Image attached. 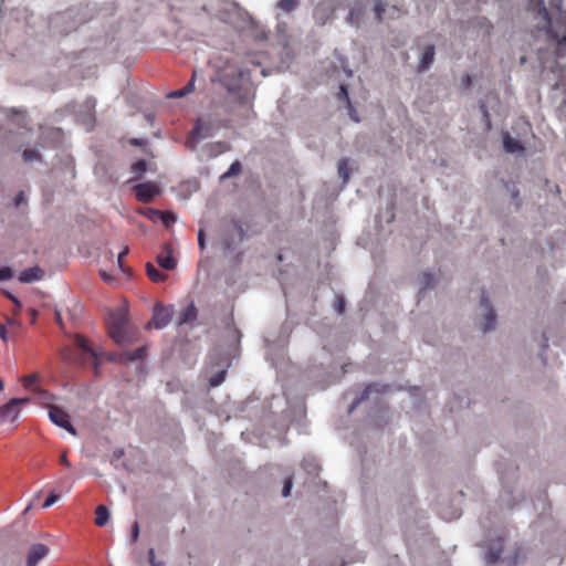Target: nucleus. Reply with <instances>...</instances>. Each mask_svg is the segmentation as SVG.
Masks as SVG:
<instances>
[{"mask_svg": "<svg viewBox=\"0 0 566 566\" xmlns=\"http://www.w3.org/2000/svg\"><path fill=\"white\" fill-rule=\"evenodd\" d=\"M129 144L133 146H143L145 144V140L139 139V138H132L129 140Z\"/></svg>", "mask_w": 566, "mask_h": 566, "instance_id": "51", "label": "nucleus"}, {"mask_svg": "<svg viewBox=\"0 0 566 566\" xmlns=\"http://www.w3.org/2000/svg\"><path fill=\"white\" fill-rule=\"evenodd\" d=\"M352 118H354L356 122H358V118L356 117V111H353Z\"/></svg>", "mask_w": 566, "mask_h": 566, "instance_id": "57", "label": "nucleus"}, {"mask_svg": "<svg viewBox=\"0 0 566 566\" xmlns=\"http://www.w3.org/2000/svg\"><path fill=\"white\" fill-rule=\"evenodd\" d=\"M339 98H343L344 101H346L349 105H350V101H349V95H348V92H347V88L344 84H340L339 85Z\"/></svg>", "mask_w": 566, "mask_h": 566, "instance_id": "40", "label": "nucleus"}, {"mask_svg": "<svg viewBox=\"0 0 566 566\" xmlns=\"http://www.w3.org/2000/svg\"><path fill=\"white\" fill-rule=\"evenodd\" d=\"M109 518V512L108 509L105 505H98L95 509V524L97 526H104Z\"/></svg>", "mask_w": 566, "mask_h": 566, "instance_id": "20", "label": "nucleus"}, {"mask_svg": "<svg viewBox=\"0 0 566 566\" xmlns=\"http://www.w3.org/2000/svg\"><path fill=\"white\" fill-rule=\"evenodd\" d=\"M6 295L13 304H18V308H21V303L14 295L9 292H7Z\"/></svg>", "mask_w": 566, "mask_h": 566, "instance_id": "49", "label": "nucleus"}, {"mask_svg": "<svg viewBox=\"0 0 566 566\" xmlns=\"http://www.w3.org/2000/svg\"><path fill=\"white\" fill-rule=\"evenodd\" d=\"M556 54H557V56H560V57L566 56V36L562 38L557 42Z\"/></svg>", "mask_w": 566, "mask_h": 566, "instance_id": "35", "label": "nucleus"}, {"mask_svg": "<svg viewBox=\"0 0 566 566\" xmlns=\"http://www.w3.org/2000/svg\"><path fill=\"white\" fill-rule=\"evenodd\" d=\"M432 282H433V276L430 273H424L423 274V287L422 289L427 290V289L431 287Z\"/></svg>", "mask_w": 566, "mask_h": 566, "instance_id": "41", "label": "nucleus"}, {"mask_svg": "<svg viewBox=\"0 0 566 566\" xmlns=\"http://www.w3.org/2000/svg\"><path fill=\"white\" fill-rule=\"evenodd\" d=\"M6 325L10 327H18L19 324L14 318L6 317Z\"/></svg>", "mask_w": 566, "mask_h": 566, "instance_id": "50", "label": "nucleus"}, {"mask_svg": "<svg viewBox=\"0 0 566 566\" xmlns=\"http://www.w3.org/2000/svg\"><path fill=\"white\" fill-rule=\"evenodd\" d=\"M172 308L170 306L156 304L154 307L153 318L149 325H153L155 328H163L170 322Z\"/></svg>", "mask_w": 566, "mask_h": 566, "instance_id": "6", "label": "nucleus"}, {"mask_svg": "<svg viewBox=\"0 0 566 566\" xmlns=\"http://www.w3.org/2000/svg\"><path fill=\"white\" fill-rule=\"evenodd\" d=\"M239 13V7L234 2H224V9L220 11L219 18L220 20L231 23L232 17Z\"/></svg>", "mask_w": 566, "mask_h": 566, "instance_id": "14", "label": "nucleus"}, {"mask_svg": "<svg viewBox=\"0 0 566 566\" xmlns=\"http://www.w3.org/2000/svg\"><path fill=\"white\" fill-rule=\"evenodd\" d=\"M3 388H4V384H3L2 379L0 378V391H2Z\"/></svg>", "mask_w": 566, "mask_h": 566, "instance_id": "58", "label": "nucleus"}, {"mask_svg": "<svg viewBox=\"0 0 566 566\" xmlns=\"http://www.w3.org/2000/svg\"><path fill=\"white\" fill-rule=\"evenodd\" d=\"M205 137H206V135L202 133V124L200 120H197V123L195 124V126L191 130V138L193 140H197V139H202Z\"/></svg>", "mask_w": 566, "mask_h": 566, "instance_id": "31", "label": "nucleus"}, {"mask_svg": "<svg viewBox=\"0 0 566 566\" xmlns=\"http://www.w3.org/2000/svg\"><path fill=\"white\" fill-rule=\"evenodd\" d=\"M24 161H33V160H40L41 156L39 151L33 149H25L22 153Z\"/></svg>", "mask_w": 566, "mask_h": 566, "instance_id": "32", "label": "nucleus"}, {"mask_svg": "<svg viewBox=\"0 0 566 566\" xmlns=\"http://www.w3.org/2000/svg\"><path fill=\"white\" fill-rule=\"evenodd\" d=\"M345 308V301L343 297H337L336 301V311L340 314L344 312Z\"/></svg>", "mask_w": 566, "mask_h": 566, "instance_id": "43", "label": "nucleus"}, {"mask_svg": "<svg viewBox=\"0 0 566 566\" xmlns=\"http://www.w3.org/2000/svg\"><path fill=\"white\" fill-rule=\"evenodd\" d=\"M297 6L296 0H280L277 3V7L282 9L285 12H291L294 10Z\"/></svg>", "mask_w": 566, "mask_h": 566, "instance_id": "29", "label": "nucleus"}, {"mask_svg": "<svg viewBox=\"0 0 566 566\" xmlns=\"http://www.w3.org/2000/svg\"><path fill=\"white\" fill-rule=\"evenodd\" d=\"M481 111L483 113L485 120L488 122V127L490 128L491 127L490 115H489L488 108L484 104L481 105Z\"/></svg>", "mask_w": 566, "mask_h": 566, "instance_id": "46", "label": "nucleus"}, {"mask_svg": "<svg viewBox=\"0 0 566 566\" xmlns=\"http://www.w3.org/2000/svg\"><path fill=\"white\" fill-rule=\"evenodd\" d=\"M198 244H199L200 249L205 248V234H203L202 230H199V232H198Z\"/></svg>", "mask_w": 566, "mask_h": 566, "instance_id": "47", "label": "nucleus"}, {"mask_svg": "<svg viewBox=\"0 0 566 566\" xmlns=\"http://www.w3.org/2000/svg\"><path fill=\"white\" fill-rule=\"evenodd\" d=\"M291 489H292V479L291 478H287L285 481H284V485H283V490H282V495L284 497L289 496L290 493H291Z\"/></svg>", "mask_w": 566, "mask_h": 566, "instance_id": "39", "label": "nucleus"}, {"mask_svg": "<svg viewBox=\"0 0 566 566\" xmlns=\"http://www.w3.org/2000/svg\"><path fill=\"white\" fill-rule=\"evenodd\" d=\"M24 201V192L20 191L15 197V206H19Z\"/></svg>", "mask_w": 566, "mask_h": 566, "instance_id": "52", "label": "nucleus"}, {"mask_svg": "<svg viewBox=\"0 0 566 566\" xmlns=\"http://www.w3.org/2000/svg\"><path fill=\"white\" fill-rule=\"evenodd\" d=\"M480 303L486 310L484 322L481 325V329L484 333H486V332L493 329V327L495 326L496 316H495L493 308L490 307V302H489V298H488L485 292H482Z\"/></svg>", "mask_w": 566, "mask_h": 566, "instance_id": "9", "label": "nucleus"}, {"mask_svg": "<svg viewBox=\"0 0 566 566\" xmlns=\"http://www.w3.org/2000/svg\"><path fill=\"white\" fill-rule=\"evenodd\" d=\"M0 338L4 343H8V340H9L8 331H7L6 325H3V324H0Z\"/></svg>", "mask_w": 566, "mask_h": 566, "instance_id": "42", "label": "nucleus"}, {"mask_svg": "<svg viewBox=\"0 0 566 566\" xmlns=\"http://www.w3.org/2000/svg\"><path fill=\"white\" fill-rule=\"evenodd\" d=\"M101 276H102L103 281H105L107 283L112 282V280H113V277L105 272H101Z\"/></svg>", "mask_w": 566, "mask_h": 566, "instance_id": "53", "label": "nucleus"}, {"mask_svg": "<svg viewBox=\"0 0 566 566\" xmlns=\"http://www.w3.org/2000/svg\"><path fill=\"white\" fill-rule=\"evenodd\" d=\"M44 272L38 266L29 268L20 273L19 280L23 283H31L42 279Z\"/></svg>", "mask_w": 566, "mask_h": 566, "instance_id": "11", "label": "nucleus"}, {"mask_svg": "<svg viewBox=\"0 0 566 566\" xmlns=\"http://www.w3.org/2000/svg\"><path fill=\"white\" fill-rule=\"evenodd\" d=\"M195 78H196V71L192 72L191 78L188 81V83L182 88L169 93L168 97H172V98L184 97V96L188 95L189 93H192L195 91Z\"/></svg>", "mask_w": 566, "mask_h": 566, "instance_id": "17", "label": "nucleus"}, {"mask_svg": "<svg viewBox=\"0 0 566 566\" xmlns=\"http://www.w3.org/2000/svg\"><path fill=\"white\" fill-rule=\"evenodd\" d=\"M195 78H196V71L192 72L191 78L188 81V83L182 88L169 93L168 97H172V98L184 97V96L188 95L189 93H192L195 91Z\"/></svg>", "mask_w": 566, "mask_h": 566, "instance_id": "18", "label": "nucleus"}, {"mask_svg": "<svg viewBox=\"0 0 566 566\" xmlns=\"http://www.w3.org/2000/svg\"><path fill=\"white\" fill-rule=\"evenodd\" d=\"M64 360L77 364L93 363V367L97 370L98 360L103 353L98 348L91 346L90 340L84 336L76 334L72 346H66L61 350Z\"/></svg>", "mask_w": 566, "mask_h": 566, "instance_id": "1", "label": "nucleus"}, {"mask_svg": "<svg viewBox=\"0 0 566 566\" xmlns=\"http://www.w3.org/2000/svg\"><path fill=\"white\" fill-rule=\"evenodd\" d=\"M151 213H156L164 224L169 226L176 221V216L172 212H163L160 210L150 209Z\"/></svg>", "mask_w": 566, "mask_h": 566, "instance_id": "26", "label": "nucleus"}, {"mask_svg": "<svg viewBox=\"0 0 566 566\" xmlns=\"http://www.w3.org/2000/svg\"><path fill=\"white\" fill-rule=\"evenodd\" d=\"M471 83H472V78L470 76V74H464L463 77H462V85L464 88H468L471 86Z\"/></svg>", "mask_w": 566, "mask_h": 566, "instance_id": "45", "label": "nucleus"}, {"mask_svg": "<svg viewBox=\"0 0 566 566\" xmlns=\"http://www.w3.org/2000/svg\"><path fill=\"white\" fill-rule=\"evenodd\" d=\"M149 554H150L151 556H154V549H150V551H149Z\"/></svg>", "mask_w": 566, "mask_h": 566, "instance_id": "64", "label": "nucleus"}, {"mask_svg": "<svg viewBox=\"0 0 566 566\" xmlns=\"http://www.w3.org/2000/svg\"><path fill=\"white\" fill-rule=\"evenodd\" d=\"M127 321L122 314H113L107 323L108 334L116 344L125 340Z\"/></svg>", "mask_w": 566, "mask_h": 566, "instance_id": "4", "label": "nucleus"}, {"mask_svg": "<svg viewBox=\"0 0 566 566\" xmlns=\"http://www.w3.org/2000/svg\"><path fill=\"white\" fill-rule=\"evenodd\" d=\"M30 401L29 398H12L0 407V422H13L20 415L21 407Z\"/></svg>", "mask_w": 566, "mask_h": 566, "instance_id": "3", "label": "nucleus"}, {"mask_svg": "<svg viewBox=\"0 0 566 566\" xmlns=\"http://www.w3.org/2000/svg\"><path fill=\"white\" fill-rule=\"evenodd\" d=\"M352 118H354L356 122H358V118L356 117V111H353Z\"/></svg>", "mask_w": 566, "mask_h": 566, "instance_id": "56", "label": "nucleus"}, {"mask_svg": "<svg viewBox=\"0 0 566 566\" xmlns=\"http://www.w3.org/2000/svg\"><path fill=\"white\" fill-rule=\"evenodd\" d=\"M136 198L139 201L148 202L159 193V188L153 182L138 184L134 187Z\"/></svg>", "mask_w": 566, "mask_h": 566, "instance_id": "7", "label": "nucleus"}, {"mask_svg": "<svg viewBox=\"0 0 566 566\" xmlns=\"http://www.w3.org/2000/svg\"><path fill=\"white\" fill-rule=\"evenodd\" d=\"M392 10L394 11H399V9L397 7H392Z\"/></svg>", "mask_w": 566, "mask_h": 566, "instance_id": "63", "label": "nucleus"}, {"mask_svg": "<svg viewBox=\"0 0 566 566\" xmlns=\"http://www.w3.org/2000/svg\"><path fill=\"white\" fill-rule=\"evenodd\" d=\"M503 145L509 153L522 151L524 149L523 145L513 138L509 133L503 135Z\"/></svg>", "mask_w": 566, "mask_h": 566, "instance_id": "19", "label": "nucleus"}, {"mask_svg": "<svg viewBox=\"0 0 566 566\" xmlns=\"http://www.w3.org/2000/svg\"><path fill=\"white\" fill-rule=\"evenodd\" d=\"M528 10L532 11L536 18H541L543 25L547 27L551 22L548 11L545 7L544 0H528Z\"/></svg>", "mask_w": 566, "mask_h": 566, "instance_id": "10", "label": "nucleus"}, {"mask_svg": "<svg viewBox=\"0 0 566 566\" xmlns=\"http://www.w3.org/2000/svg\"><path fill=\"white\" fill-rule=\"evenodd\" d=\"M13 275L10 268H1L0 269V281H6L11 279Z\"/></svg>", "mask_w": 566, "mask_h": 566, "instance_id": "38", "label": "nucleus"}, {"mask_svg": "<svg viewBox=\"0 0 566 566\" xmlns=\"http://www.w3.org/2000/svg\"><path fill=\"white\" fill-rule=\"evenodd\" d=\"M226 375H227V371L224 369L218 371L214 376H212L209 379V385L211 387H217V386L221 385L226 379Z\"/></svg>", "mask_w": 566, "mask_h": 566, "instance_id": "28", "label": "nucleus"}, {"mask_svg": "<svg viewBox=\"0 0 566 566\" xmlns=\"http://www.w3.org/2000/svg\"><path fill=\"white\" fill-rule=\"evenodd\" d=\"M49 417L54 424L65 429L71 434L76 436V430L70 421V416L62 408L57 406H50Z\"/></svg>", "mask_w": 566, "mask_h": 566, "instance_id": "5", "label": "nucleus"}, {"mask_svg": "<svg viewBox=\"0 0 566 566\" xmlns=\"http://www.w3.org/2000/svg\"><path fill=\"white\" fill-rule=\"evenodd\" d=\"M241 164L239 161H234L231 164V166L229 167L228 171L224 172L222 175V178H228V177H231L233 175H238L240 171H241Z\"/></svg>", "mask_w": 566, "mask_h": 566, "instance_id": "33", "label": "nucleus"}, {"mask_svg": "<svg viewBox=\"0 0 566 566\" xmlns=\"http://www.w3.org/2000/svg\"><path fill=\"white\" fill-rule=\"evenodd\" d=\"M34 395L41 403L49 406V407L52 406L51 402L54 400V396L51 392H49L48 390L39 387L36 389V391L34 392Z\"/></svg>", "mask_w": 566, "mask_h": 566, "instance_id": "22", "label": "nucleus"}, {"mask_svg": "<svg viewBox=\"0 0 566 566\" xmlns=\"http://www.w3.org/2000/svg\"><path fill=\"white\" fill-rule=\"evenodd\" d=\"M59 500V495L52 492L43 503V509H48Z\"/></svg>", "mask_w": 566, "mask_h": 566, "instance_id": "37", "label": "nucleus"}, {"mask_svg": "<svg viewBox=\"0 0 566 566\" xmlns=\"http://www.w3.org/2000/svg\"><path fill=\"white\" fill-rule=\"evenodd\" d=\"M385 11H386V6L382 3V1H380V0L376 1L375 6H374V12H375V17L378 21L384 20Z\"/></svg>", "mask_w": 566, "mask_h": 566, "instance_id": "30", "label": "nucleus"}, {"mask_svg": "<svg viewBox=\"0 0 566 566\" xmlns=\"http://www.w3.org/2000/svg\"><path fill=\"white\" fill-rule=\"evenodd\" d=\"M150 563L153 566H160V565L156 564L153 559H150Z\"/></svg>", "mask_w": 566, "mask_h": 566, "instance_id": "59", "label": "nucleus"}, {"mask_svg": "<svg viewBox=\"0 0 566 566\" xmlns=\"http://www.w3.org/2000/svg\"><path fill=\"white\" fill-rule=\"evenodd\" d=\"M157 263L165 270H174L177 265L176 260L171 254V250L167 249L157 256Z\"/></svg>", "mask_w": 566, "mask_h": 566, "instance_id": "13", "label": "nucleus"}, {"mask_svg": "<svg viewBox=\"0 0 566 566\" xmlns=\"http://www.w3.org/2000/svg\"><path fill=\"white\" fill-rule=\"evenodd\" d=\"M244 72L232 63H227L224 67L220 69L217 73L216 81L222 85L228 94L242 99L241 90L243 86Z\"/></svg>", "mask_w": 566, "mask_h": 566, "instance_id": "2", "label": "nucleus"}, {"mask_svg": "<svg viewBox=\"0 0 566 566\" xmlns=\"http://www.w3.org/2000/svg\"><path fill=\"white\" fill-rule=\"evenodd\" d=\"M501 557V549H489L486 553V560L489 563H496Z\"/></svg>", "mask_w": 566, "mask_h": 566, "instance_id": "34", "label": "nucleus"}, {"mask_svg": "<svg viewBox=\"0 0 566 566\" xmlns=\"http://www.w3.org/2000/svg\"><path fill=\"white\" fill-rule=\"evenodd\" d=\"M36 312L35 310H32L31 316H35Z\"/></svg>", "mask_w": 566, "mask_h": 566, "instance_id": "61", "label": "nucleus"}, {"mask_svg": "<svg viewBox=\"0 0 566 566\" xmlns=\"http://www.w3.org/2000/svg\"><path fill=\"white\" fill-rule=\"evenodd\" d=\"M373 391H378L377 389V386L375 384H370L368 385L365 390L363 391V394L360 395V397H358L357 399L354 400V402L352 403L350 406V409H349V412L353 411V409L358 405L363 400L367 399L368 396L373 392Z\"/></svg>", "mask_w": 566, "mask_h": 566, "instance_id": "24", "label": "nucleus"}, {"mask_svg": "<svg viewBox=\"0 0 566 566\" xmlns=\"http://www.w3.org/2000/svg\"><path fill=\"white\" fill-rule=\"evenodd\" d=\"M146 271H147V275L148 277L155 282V283H159V282H163L167 279V275L163 272H160L154 264L151 263H147L146 265Z\"/></svg>", "mask_w": 566, "mask_h": 566, "instance_id": "21", "label": "nucleus"}, {"mask_svg": "<svg viewBox=\"0 0 566 566\" xmlns=\"http://www.w3.org/2000/svg\"><path fill=\"white\" fill-rule=\"evenodd\" d=\"M138 535H139V526H138V523L135 522L132 527V538L134 542L137 541Z\"/></svg>", "mask_w": 566, "mask_h": 566, "instance_id": "44", "label": "nucleus"}, {"mask_svg": "<svg viewBox=\"0 0 566 566\" xmlns=\"http://www.w3.org/2000/svg\"><path fill=\"white\" fill-rule=\"evenodd\" d=\"M60 463H61V464H63V465H65V467H67V468H70V467H71V464H70V462H69V460H67L66 451H65V452H63V453L60 455Z\"/></svg>", "mask_w": 566, "mask_h": 566, "instance_id": "48", "label": "nucleus"}, {"mask_svg": "<svg viewBox=\"0 0 566 566\" xmlns=\"http://www.w3.org/2000/svg\"><path fill=\"white\" fill-rule=\"evenodd\" d=\"M50 549L42 543L33 544L27 556V566H36L40 560L48 556Z\"/></svg>", "mask_w": 566, "mask_h": 566, "instance_id": "8", "label": "nucleus"}, {"mask_svg": "<svg viewBox=\"0 0 566 566\" xmlns=\"http://www.w3.org/2000/svg\"><path fill=\"white\" fill-rule=\"evenodd\" d=\"M36 312L35 310H32L31 316H35Z\"/></svg>", "mask_w": 566, "mask_h": 566, "instance_id": "62", "label": "nucleus"}, {"mask_svg": "<svg viewBox=\"0 0 566 566\" xmlns=\"http://www.w3.org/2000/svg\"><path fill=\"white\" fill-rule=\"evenodd\" d=\"M197 316H198L197 307L195 306L193 303H190L188 306H186L181 311V313L179 315L178 324L182 325V324L191 323L197 319Z\"/></svg>", "mask_w": 566, "mask_h": 566, "instance_id": "12", "label": "nucleus"}, {"mask_svg": "<svg viewBox=\"0 0 566 566\" xmlns=\"http://www.w3.org/2000/svg\"><path fill=\"white\" fill-rule=\"evenodd\" d=\"M434 59V45H428L426 46L420 63H419V71H426L430 67Z\"/></svg>", "mask_w": 566, "mask_h": 566, "instance_id": "15", "label": "nucleus"}, {"mask_svg": "<svg viewBox=\"0 0 566 566\" xmlns=\"http://www.w3.org/2000/svg\"><path fill=\"white\" fill-rule=\"evenodd\" d=\"M234 227L235 229L238 230L239 234H240V239L243 238V229L241 226H239L238 223H234Z\"/></svg>", "mask_w": 566, "mask_h": 566, "instance_id": "54", "label": "nucleus"}, {"mask_svg": "<svg viewBox=\"0 0 566 566\" xmlns=\"http://www.w3.org/2000/svg\"><path fill=\"white\" fill-rule=\"evenodd\" d=\"M338 175L343 179V182L346 184L349 179L350 169L348 160L343 158L338 161Z\"/></svg>", "mask_w": 566, "mask_h": 566, "instance_id": "23", "label": "nucleus"}, {"mask_svg": "<svg viewBox=\"0 0 566 566\" xmlns=\"http://www.w3.org/2000/svg\"><path fill=\"white\" fill-rule=\"evenodd\" d=\"M40 380V375L38 373H33V374H30V375H25V376H22L20 378V381L22 384V386L31 391V392H35L36 389L40 387L38 386V382Z\"/></svg>", "mask_w": 566, "mask_h": 566, "instance_id": "16", "label": "nucleus"}, {"mask_svg": "<svg viewBox=\"0 0 566 566\" xmlns=\"http://www.w3.org/2000/svg\"><path fill=\"white\" fill-rule=\"evenodd\" d=\"M15 313L19 312L21 308H18V304H14Z\"/></svg>", "mask_w": 566, "mask_h": 566, "instance_id": "60", "label": "nucleus"}, {"mask_svg": "<svg viewBox=\"0 0 566 566\" xmlns=\"http://www.w3.org/2000/svg\"><path fill=\"white\" fill-rule=\"evenodd\" d=\"M129 250H128V247H125L119 253H118V256H117V263H118V268L125 272V268L123 265V259L128 254Z\"/></svg>", "mask_w": 566, "mask_h": 566, "instance_id": "36", "label": "nucleus"}, {"mask_svg": "<svg viewBox=\"0 0 566 566\" xmlns=\"http://www.w3.org/2000/svg\"><path fill=\"white\" fill-rule=\"evenodd\" d=\"M124 356H125V359L129 360V361L143 359L146 356V347L145 346L138 347L137 349H135L133 352L125 353Z\"/></svg>", "mask_w": 566, "mask_h": 566, "instance_id": "25", "label": "nucleus"}, {"mask_svg": "<svg viewBox=\"0 0 566 566\" xmlns=\"http://www.w3.org/2000/svg\"><path fill=\"white\" fill-rule=\"evenodd\" d=\"M147 169V161L144 159H139L132 166V171L140 177Z\"/></svg>", "mask_w": 566, "mask_h": 566, "instance_id": "27", "label": "nucleus"}, {"mask_svg": "<svg viewBox=\"0 0 566 566\" xmlns=\"http://www.w3.org/2000/svg\"><path fill=\"white\" fill-rule=\"evenodd\" d=\"M147 217H148V218H150V219H155V218H157V219H158V217L156 216V213H151V212H150V210L148 211Z\"/></svg>", "mask_w": 566, "mask_h": 566, "instance_id": "55", "label": "nucleus"}]
</instances>
